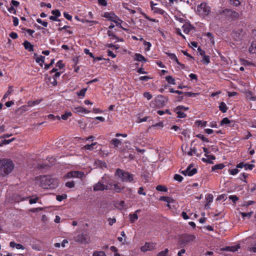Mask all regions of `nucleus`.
Segmentation results:
<instances>
[{"label": "nucleus", "mask_w": 256, "mask_h": 256, "mask_svg": "<svg viewBox=\"0 0 256 256\" xmlns=\"http://www.w3.org/2000/svg\"><path fill=\"white\" fill-rule=\"evenodd\" d=\"M54 59H52L50 60V62L48 64H44V69L46 70H48L49 68L53 65L54 64Z\"/></svg>", "instance_id": "13d9d810"}, {"label": "nucleus", "mask_w": 256, "mask_h": 256, "mask_svg": "<svg viewBox=\"0 0 256 256\" xmlns=\"http://www.w3.org/2000/svg\"><path fill=\"white\" fill-rule=\"evenodd\" d=\"M104 17L110 20L114 21V19H118V17L112 12H106L104 13Z\"/></svg>", "instance_id": "2eb2a0df"}, {"label": "nucleus", "mask_w": 256, "mask_h": 256, "mask_svg": "<svg viewBox=\"0 0 256 256\" xmlns=\"http://www.w3.org/2000/svg\"><path fill=\"white\" fill-rule=\"evenodd\" d=\"M134 58L135 61L146 62V58L141 54L139 53H136L134 56Z\"/></svg>", "instance_id": "f3484780"}, {"label": "nucleus", "mask_w": 256, "mask_h": 256, "mask_svg": "<svg viewBox=\"0 0 256 256\" xmlns=\"http://www.w3.org/2000/svg\"><path fill=\"white\" fill-rule=\"evenodd\" d=\"M108 190L116 192H120L122 190V188L118 184H113L112 180L108 177Z\"/></svg>", "instance_id": "1a4fd4ad"}, {"label": "nucleus", "mask_w": 256, "mask_h": 256, "mask_svg": "<svg viewBox=\"0 0 256 256\" xmlns=\"http://www.w3.org/2000/svg\"><path fill=\"white\" fill-rule=\"evenodd\" d=\"M224 167V165L223 164H216L212 166V171H215L218 170H222Z\"/></svg>", "instance_id": "7c9ffc66"}, {"label": "nucleus", "mask_w": 256, "mask_h": 256, "mask_svg": "<svg viewBox=\"0 0 256 256\" xmlns=\"http://www.w3.org/2000/svg\"><path fill=\"white\" fill-rule=\"evenodd\" d=\"M248 50L251 54L256 53V42H252Z\"/></svg>", "instance_id": "393cba45"}, {"label": "nucleus", "mask_w": 256, "mask_h": 256, "mask_svg": "<svg viewBox=\"0 0 256 256\" xmlns=\"http://www.w3.org/2000/svg\"><path fill=\"white\" fill-rule=\"evenodd\" d=\"M42 100V99L36 100L34 101L29 100L27 102L28 106L30 107L34 106L36 105H38V104H40Z\"/></svg>", "instance_id": "4be33fe9"}, {"label": "nucleus", "mask_w": 256, "mask_h": 256, "mask_svg": "<svg viewBox=\"0 0 256 256\" xmlns=\"http://www.w3.org/2000/svg\"><path fill=\"white\" fill-rule=\"evenodd\" d=\"M156 190L159 192H166L168 191V188H166V186L160 184L156 186Z\"/></svg>", "instance_id": "72a5a7b5"}, {"label": "nucleus", "mask_w": 256, "mask_h": 256, "mask_svg": "<svg viewBox=\"0 0 256 256\" xmlns=\"http://www.w3.org/2000/svg\"><path fill=\"white\" fill-rule=\"evenodd\" d=\"M108 176L104 174L100 179V180L94 186L93 189L94 192L96 191H103L104 190H108Z\"/></svg>", "instance_id": "f03ea898"}, {"label": "nucleus", "mask_w": 256, "mask_h": 256, "mask_svg": "<svg viewBox=\"0 0 256 256\" xmlns=\"http://www.w3.org/2000/svg\"><path fill=\"white\" fill-rule=\"evenodd\" d=\"M14 138H12V139H10V140H2L1 142H0V146H2L4 145H6V144H9L10 143L14 141Z\"/></svg>", "instance_id": "f704fd0d"}, {"label": "nucleus", "mask_w": 256, "mask_h": 256, "mask_svg": "<svg viewBox=\"0 0 256 256\" xmlns=\"http://www.w3.org/2000/svg\"><path fill=\"white\" fill-rule=\"evenodd\" d=\"M66 194H62V195H58L56 196V199L58 201L61 202L64 199L66 198Z\"/></svg>", "instance_id": "3c124183"}, {"label": "nucleus", "mask_w": 256, "mask_h": 256, "mask_svg": "<svg viewBox=\"0 0 256 256\" xmlns=\"http://www.w3.org/2000/svg\"><path fill=\"white\" fill-rule=\"evenodd\" d=\"M74 239L75 242L82 244H88L90 241V238L87 234L84 233L78 234L74 238Z\"/></svg>", "instance_id": "0eeeda50"}, {"label": "nucleus", "mask_w": 256, "mask_h": 256, "mask_svg": "<svg viewBox=\"0 0 256 256\" xmlns=\"http://www.w3.org/2000/svg\"><path fill=\"white\" fill-rule=\"evenodd\" d=\"M174 112H176V114H178V118H184L186 116V114L182 112V110H174Z\"/></svg>", "instance_id": "c9c22d12"}, {"label": "nucleus", "mask_w": 256, "mask_h": 256, "mask_svg": "<svg viewBox=\"0 0 256 256\" xmlns=\"http://www.w3.org/2000/svg\"><path fill=\"white\" fill-rule=\"evenodd\" d=\"M197 172V170L196 168H191L188 171V176H192Z\"/></svg>", "instance_id": "864d4df0"}, {"label": "nucleus", "mask_w": 256, "mask_h": 256, "mask_svg": "<svg viewBox=\"0 0 256 256\" xmlns=\"http://www.w3.org/2000/svg\"><path fill=\"white\" fill-rule=\"evenodd\" d=\"M166 54L174 62H176L178 60V59L174 54H172L170 52H166Z\"/></svg>", "instance_id": "c756f323"}, {"label": "nucleus", "mask_w": 256, "mask_h": 256, "mask_svg": "<svg viewBox=\"0 0 256 256\" xmlns=\"http://www.w3.org/2000/svg\"><path fill=\"white\" fill-rule=\"evenodd\" d=\"M48 118L50 120H55L56 118L58 120H60V116H55L54 114H48Z\"/></svg>", "instance_id": "603ef678"}, {"label": "nucleus", "mask_w": 256, "mask_h": 256, "mask_svg": "<svg viewBox=\"0 0 256 256\" xmlns=\"http://www.w3.org/2000/svg\"><path fill=\"white\" fill-rule=\"evenodd\" d=\"M242 32L243 30L242 28H235L232 30L231 36L234 40L240 41L243 37Z\"/></svg>", "instance_id": "6e6552de"}, {"label": "nucleus", "mask_w": 256, "mask_h": 256, "mask_svg": "<svg viewBox=\"0 0 256 256\" xmlns=\"http://www.w3.org/2000/svg\"><path fill=\"white\" fill-rule=\"evenodd\" d=\"M36 22L42 25L44 27H46L48 26V22H46L42 21L40 18L36 19Z\"/></svg>", "instance_id": "0e129e2a"}, {"label": "nucleus", "mask_w": 256, "mask_h": 256, "mask_svg": "<svg viewBox=\"0 0 256 256\" xmlns=\"http://www.w3.org/2000/svg\"><path fill=\"white\" fill-rule=\"evenodd\" d=\"M84 176L82 172L80 171H71L68 172L64 176L66 178H82Z\"/></svg>", "instance_id": "f8f14e48"}, {"label": "nucleus", "mask_w": 256, "mask_h": 256, "mask_svg": "<svg viewBox=\"0 0 256 256\" xmlns=\"http://www.w3.org/2000/svg\"><path fill=\"white\" fill-rule=\"evenodd\" d=\"M226 18L231 20H236L240 17L238 12L232 10L226 9L222 11Z\"/></svg>", "instance_id": "423d86ee"}, {"label": "nucleus", "mask_w": 256, "mask_h": 256, "mask_svg": "<svg viewBox=\"0 0 256 256\" xmlns=\"http://www.w3.org/2000/svg\"><path fill=\"white\" fill-rule=\"evenodd\" d=\"M41 184L46 189L54 188L58 186L56 180L50 176H44L42 180Z\"/></svg>", "instance_id": "7ed1b4c3"}, {"label": "nucleus", "mask_w": 256, "mask_h": 256, "mask_svg": "<svg viewBox=\"0 0 256 256\" xmlns=\"http://www.w3.org/2000/svg\"><path fill=\"white\" fill-rule=\"evenodd\" d=\"M174 180H176L178 182H181L182 180L184 178L182 176H180L178 174H175L174 176Z\"/></svg>", "instance_id": "de8ad7c7"}, {"label": "nucleus", "mask_w": 256, "mask_h": 256, "mask_svg": "<svg viewBox=\"0 0 256 256\" xmlns=\"http://www.w3.org/2000/svg\"><path fill=\"white\" fill-rule=\"evenodd\" d=\"M254 167V165L253 164H248L245 163L244 168L245 170H252Z\"/></svg>", "instance_id": "c03bdc74"}, {"label": "nucleus", "mask_w": 256, "mask_h": 256, "mask_svg": "<svg viewBox=\"0 0 256 256\" xmlns=\"http://www.w3.org/2000/svg\"><path fill=\"white\" fill-rule=\"evenodd\" d=\"M110 144L113 145L114 148H116L122 144V142L118 138H112L110 141Z\"/></svg>", "instance_id": "5701e85b"}, {"label": "nucleus", "mask_w": 256, "mask_h": 256, "mask_svg": "<svg viewBox=\"0 0 256 256\" xmlns=\"http://www.w3.org/2000/svg\"><path fill=\"white\" fill-rule=\"evenodd\" d=\"M52 14L57 18L60 16V12L58 10H52Z\"/></svg>", "instance_id": "5fc2aeb1"}, {"label": "nucleus", "mask_w": 256, "mask_h": 256, "mask_svg": "<svg viewBox=\"0 0 256 256\" xmlns=\"http://www.w3.org/2000/svg\"><path fill=\"white\" fill-rule=\"evenodd\" d=\"M156 244L152 242H146L144 245L140 248V250L142 252L151 251L156 248Z\"/></svg>", "instance_id": "9b49d317"}, {"label": "nucleus", "mask_w": 256, "mask_h": 256, "mask_svg": "<svg viewBox=\"0 0 256 256\" xmlns=\"http://www.w3.org/2000/svg\"><path fill=\"white\" fill-rule=\"evenodd\" d=\"M45 57L44 56H40V57H37L36 58V62L39 64L40 66H42L44 62Z\"/></svg>", "instance_id": "bb28decb"}, {"label": "nucleus", "mask_w": 256, "mask_h": 256, "mask_svg": "<svg viewBox=\"0 0 256 256\" xmlns=\"http://www.w3.org/2000/svg\"><path fill=\"white\" fill-rule=\"evenodd\" d=\"M196 237L194 236L192 234H185L182 236L179 240L180 244H188L191 242H192Z\"/></svg>", "instance_id": "9d476101"}, {"label": "nucleus", "mask_w": 256, "mask_h": 256, "mask_svg": "<svg viewBox=\"0 0 256 256\" xmlns=\"http://www.w3.org/2000/svg\"><path fill=\"white\" fill-rule=\"evenodd\" d=\"M230 2L231 4L232 5L238 6H240V0H230Z\"/></svg>", "instance_id": "4d7b16f0"}, {"label": "nucleus", "mask_w": 256, "mask_h": 256, "mask_svg": "<svg viewBox=\"0 0 256 256\" xmlns=\"http://www.w3.org/2000/svg\"><path fill=\"white\" fill-rule=\"evenodd\" d=\"M97 164H98V165L100 166L102 168H106L107 167L106 163L104 161L98 160Z\"/></svg>", "instance_id": "8fccbe9b"}, {"label": "nucleus", "mask_w": 256, "mask_h": 256, "mask_svg": "<svg viewBox=\"0 0 256 256\" xmlns=\"http://www.w3.org/2000/svg\"><path fill=\"white\" fill-rule=\"evenodd\" d=\"M153 10H154V12L160 14L162 15H164L166 14L165 10L159 8H154Z\"/></svg>", "instance_id": "e433bc0d"}, {"label": "nucleus", "mask_w": 256, "mask_h": 256, "mask_svg": "<svg viewBox=\"0 0 256 256\" xmlns=\"http://www.w3.org/2000/svg\"><path fill=\"white\" fill-rule=\"evenodd\" d=\"M97 144V142H92L90 144H86L82 148L84 150H92L94 149H96V148H94V146Z\"/></svg>", "instance_id": "412c9836"}, {"label": "nucleus", "mask_w": 256, "mask_h": 256, "mask_svg": "<svg viewBox=\"0 0 256 256\" xmlns=\"http://www.w3.org/2000/svg\"><path fill=\"white\" fill-rule=\"evenodd\" d=\"M196 123L198 126H200L202 128L205 127L206 126L207 122L202 120H196Z\"/></svg>", "instance_id": "ea45409f"}, {"label": "nucleus", "mask_w": 256, "mask_h": 256, "mask_svg": "<svg viewBox=\"0 0 256 256\" xmlns=\"http://www.w3.org/2000/svg\"><path fill=\"white\" fill-rule=\"evenodd\" d=\"M72 116L70 112H66L64 114H62L60 117L63 120H66L69 117Z\"/></svg>", "instance_id": "473e14b6"}, {"label": "nucleus", "mask_w": 256, "mask_h": 256, "mask_svg": "<svg viewBox=\"0 0 256 256\" xmlns=\"http://www.w3.org/2000/svg\"><path fill=\"white\" fill-rule=\"evenodd\" d=\"M144 44L145 46H146L144 48V50L147 52L150 50V48L152 46V44L149 42H146V40L144 41Z\"/></svg>", "instance_id": "4c0bfd02"}, {"label": "nucleus", "mask_w": 256, "mask_h": 256, "mask_svg": "<svg viewBox=\"0 0 256 256\" xmlns=\"http://www.w3.org/2000/svg\"><path fill=\"white\" fill-rule=\"evenodd\" d=\"M10 246L12 248H16L18 250L22 249L24 250V246L20 244H16L14 242H10Z\"/></svg>", "instance_id": "6ab92c4d"}, {"label": "nucleus", "mask_w": 256, "mask_h": 256, "mask_svg": "<svg viewBox=\"0 0 256 256\" xmlns=\"http://www.w3.org/2000/svg\"><path fill=\"white\" fill-rule=\"evenodd\" d=\"M214 199L213 195L211 194H208L206 196V200L207 201L206 205L212 202Z\"/></svg>", "instance_id": "2f4dec72"}, {"label": "nucleus", "mask_w": 256, "mask_h": 256, "mask_svg": "<svg viewBox=\"0 0 256 256\" xmlns=\"http://www.w3.org/2000/svg\"><path fill=\"white\" fill-rule=\"evenodd\" d=\"M230 123V120L228 118H224L222 121L220 122V124L222 126L225 124H228Z\"/></svg>", "instance_id": "e2e57ef3"}, {"label": "nucleus", "mask_w": 256, "mask_h": 256, "mask_svg": "<svg viewBox=\"0 0 256 256\" xmlns=\"http://www.w3.org/2000/svg\"><path fill=\"white\" fill-rule=\"evenodd\" d=\"M229 172L230 174L234 176L238 172V168L230 169Z\"/></svg>", "instance_id": "680f3d73"}, {"label": "nucleus", "mask_w": 256, "mask_h": 256, "mask_svg": "<svg viewBox=\"0 0 256 256\" xmlns=\"http://www.w3.org/2000/svg\"><path fill=\"white\" fill-rule=\"evenodd\" d=\"M196 136L201 139L204 142H209L208 140L202 134H198Z\"/></svg>", "instance_id": "09e8293b"}, {"label": "nucleus", "mask_w": 256, "mask_h": 256, "mask_svg": "<svg viewBox=\"0 0 256 256\" xmlns=\"http://www.w3.org/2000/svg\"><path fill=\"white\" fill-rule=\"evenodd\" d=\"M202 62L206 64H208L210 62V56H204L202 57Z\"/></svg>", "instance_id": "79ce46f5"}, {"label": "nucleus", "mask_w": 256, "mask_h": 256, "mask_svg": "<svg viewBox=\"0 0 256 256\" xmlns=\"http://www.w3.org/2000/svg\"><path fill=\"white\" fill-rule=\"evenodd\" d=\"M115 175L118 176L122 182H131L134 180L132 174L120 168H118L116 170Z\"/></svg>", "instance_id": "20e7f679"}, {"label": "nucleus", "mask_w": 256, "mask_h": 256, "mask_svg": "<svg viewBox=\"0 0 256 256\" xmlns=\"http://www.w3.org/2000/svg\"><path fill=\"white\" fill-rule=\"evenodd\" d=\"M219 110L223 113L226 112L228 108L224 102H221L219 105Z\"/></svg>", "instance_id": "b1692460"}, {"label": "nucleus", "mask_w": 256, "mask_h": 256, "mask_svg": "<svg viewBox=\"0 0 256 256\" xmlns=\"http://www.w3.org/2000/svg\"><path fill=\"white\" fill-rule=\"evenodd\" d=\"M168 252L169 250L166 248L158 252L156 256H170L168 254Z\"/></svg>", "instance_id": "cd10ccee"}, {"label": "nucleus", "mask_w": 256, "mask_h": 256, "mask_svg": "<svg viewBox=\"0 0 256 256\" xmlns=\"http://www.w3.org/2000/svg\"><path fill=\"white\" fill-rule=\"evenodd\" d=\"M188 110V107H186L185 106H182V105L178 106H177L174 108V110H184L186 111V110Z\"/></svg>", "instance_id": "a18cd8bd"}, {"label": "nucleus", "mask_w": 256, "mask_h": 256, "mask_svg": "<svg viewBox=\"0 0 256 256\" xmlns=\"http://www.w3.org/2000/svg\"><path fill=\"white\" fill-rule=\"evenodd\" d=\"M93 256H106V255L103 251H96L94 252Z\"/></svg>", "instance_id": "49530a36"}, {"label": "nucleus", "mask_w": 256, "mask_h": 256, "mask_svg": "<svg viewBox=\"0 0 256 256\" xmlns=\"http://www.w3.org/2000/svg\"><path fill=\"white\" fill-rule=\"evenodd\" d=\"M66 186L69 188H72L74 186V181L66 182L65 184Z\"/></svg>", "instance_id": "052dcab7"}, {"label": "nucleus", "mask_w": 256, "mask_h": 256, "mask_svg": "<svg viewBox=\"0 0 256 256\" xmlns=\"http://www.w3.org/2000/svg\"><path fill=\"white\" fill-rule=\"evenodd\" d=\"M172 198L168 196H162L160 198V200H162L168 202V204L170 203L172 201Z\"/></svg>", "instance_id": "a19ab883"}, {"label": "nucleus", "mask_w": 256, "mask_h": 256, "mask_svg": "<svg viewBox=\"0 0 256 256\" xmlns=\"http://www.w3.org/2000/svg\"><path fill=\"white\" fill-rule=\"evenodd\" d=\"M140 210H137L134 214H129L130 220L131 223H134L138 219V214L140 212Z\"/></svg>", "instance_id": "4468645a"}, {"label": "nucleus", "mask_w": 256, "mask_h": 256, "mask_svg": "<svg viewBox=\"0 0 256 256\" xmlns=\"http://www.w3.org/2000/svg\"><path fill=\"white\" fill-rule=\"evenodd\" d=\"M14 168L12 160L6 158L0 160V175H7L10 173Z\"/></svg>", "instance_id": "f257e3e1"}, {"label": "nucleus", "mask_w": 256, "mask_h": 256, "mask_svg": "<svg viewBox=\"0 0 256 256\" xmlns=\"http://www.w3.org/2000/svg\"><path fill=\"white\" fill-rule=\"evenodd\" d=\"M23 45L24 48L28 50V52H32L34 51V46L28 41L25 40L23 42Z\"/></svg>", "instance_id": "a211bd4d"}, {"label": "nucleus", "mask_w": 256, "mask_h": 256, "mask_svg": "<svg viewBox=\"0 0 256 256\" xmlns=\"http://www.w3.org/2000/svg\"><path fill=\"white\" fill-rule=\"evenodd\" d=\"M166 80L167 81V82L169 84H176V80L174 78H173L170 76H167L165 77Z\"/></svg>", "instance_id": "c85d7f7f"}, {"label": "nucleus", "mask_w": 256, "mask_h": 256, "mask_svg": "<svg viewBox=\"0 0 256 256\" xmlns=\"http://www.w3.org/2000/svg\"><path fill=\"white\" fill-rule=\"evenodd\" d=\"M86 90V88H83L80 91L77 92V95L80 98L84 97Z\"/></svg>", "instance_id": "58836bf2"}, {"label": "nucleus", "mask_w": 256, "mask_h": 256, "mask_svg": "<svg viewBox=\"0 0 256 256\" xmlns=\"http://www.w3.org/2000/svg\"><path fill=\"white\" fill-rule=\"evenodd\" d=\"M108 35L110 40H114V38H115L118 40H120L121 42L123 40L122 39L119 40L118 38L114 34V33L112 31L108 30Z\"/></svg>", "instance_id": "a878e982"}, {"label": "nucleus", "mask_w": 256, "mask_h": 256, "mask_svg": "<svg viewBox=\"0 0 256 256\" xmlns=\"http://www.w3.org/2000/svg\"><path fill=\"white\" fill-rule=\"evenodd\" d=\"M240 248V246L239 244L235 245L234 246H230V252H235L238 250V248Z\"/></svg>", "instance_id": "69168bd1"}, {"label": "nucleus", "mask_w": 256, "mask_h": 256, "mask_svg": "<svg viewBox=\"0 0 256 256\" xmlns=\"http://www.w3.org/2000/svg\"><path fill=\"white\" fill-rule=\"evenodd\" d=\"M56 66L59 68H62L64 67V64L63 63L62 60H58L56 64Z\"/></svg>", "instance_id": "6e6d98bb"}, {"label": "nucleus", "mask_w": 256, "mask_h": 256, "mask_svg": "<svg viewBox=\"0 0 256 256\" xmlns=\"http://www.w3.org/2000/svg\"><path fill=\"white\" fill-rule=\"evenodd\" d=\"M229 199L232 200L234 202H236L238 200V197L236 195H231L228 197Z\"/></svg>", "instance_id": "774afa93"}, {"label": "nucleus", "mask_w": 256, "mask_h": 256, "mask_svg": "<svg viewBox=\"0 0 256 256\" xmlns=\"http://www.w3.org/2000/svg\"><path fill=\"white\" fill-rule=\"evenodd\" d=\"M12 88L10 86L7 92L4 94L3 99L6 98L12 92Z\"/></svg>", "instance_id": "bf43d9fd"}, {"label": "nucleus", "mask_w": 256, "mask_h": 256, "mask_svg": "<svg viewBox=\"0 0 256 256\" xmlns=\"http://www.w3.org/2000/svg\"><path fill=\"white\" fill-rule=\"evenodd\" d=\"M198 14L202 16H208L210 12V8L206 2L201 3L196 8Z\"/></svg>", "instance_id": "39448f33"}, {"label": "nucleus", "mask_w": 256, "mask_h": 256, "mask_svg": "<svg viewBox=\"0 0 256 256\" xmlns=\"http://www.w3.org/2000/svg\"><path fill=\"white\" fill-rule=\"evenodd\" d=\"M143 95L148 100H150L152 98V96L149 92H145Z\"/></svg>", "instance_id": "338daca9"}, {"label": "nucleus", "mask_w": 256, "mask_h": 256, "mask_svg": "<svg viewBox=\"0 0 256 256\" xmlns=\"http://www.w3.org/2000/svg\"><path fill=\"white\" fill-rule=\"evenodd\" d=\"M184 94L188 97H195L198 94V93H194L190 92H184Z\"/></svg>", "instance_id": "37998d69"}, {"label": "nucleus", "mask_w": 256, "mask_h": 256, "mask_svg": "<svg viewBox=\"0 0 256 256\" xmlns=\"http://www.w3.org/2000/svg\"><path fill=\"white\" fill-rule=\"evenodd\" d=\"M206 158H202V160L206 163L213 164L214 162L212 160H214L216 159V156L214 155L208 154Z\"/></svg>", "instance_id": "dca6fc26"}, {"label": "nucleus", "mask_w": 256, "mask_h": 256, "mask_svg": "<svg viewBox=\"0 0 256 256\" xmlns=\"http://www.w3.org/2000/svg\"><path fill=\"white\" fill-rule=\"evenodd\" d=\"M72 111L78 114H80L82 113L88 114L90 112V110L82 106L74 107L73 108Z\"/></svg>", "instance_id": "ddd939ff"}, {"label": "nucleus", "mask_w": 256, "mask_h": 256, "mask_svg": "<svg viewBox=\"0 0 256 256\" xmlns=\"http://www.w3.org/2000/svg\"><path fill=\"white\" fill-rule=\"evenodd\" d=\"M182 28L184 32L186 34H188L190 32V30H192V28H194V27L190 24H184Z\"/></svg>", "instance_id": "aec40b11"}]
</instances>
